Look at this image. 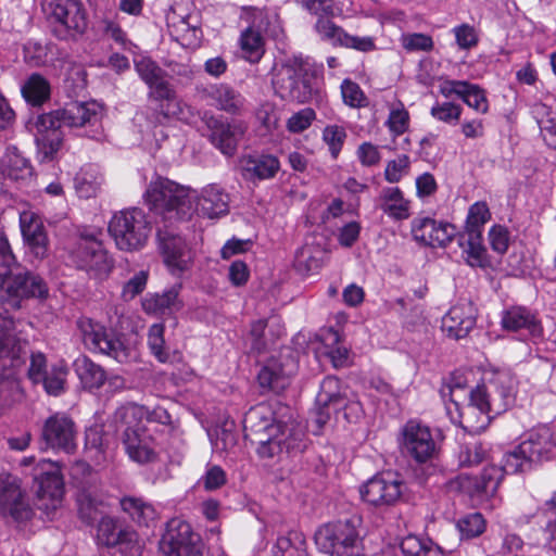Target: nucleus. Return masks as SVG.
Masks as SVG:
<instances>
[{"mask_svg":"<svg viewBox=\"0 0 556 556\" xmlns=\"http://www.w3.org/2000/svg\"><path fill=\"white\" fill-rule=\"evenodd\" d=\"M538 115H546V118L539 119V126L545 143L556 150V119L551 117L549 108L543 103L535 105Z\"/></svg>","mask_w":556,"mask_h":556,"instance_id":"obj_48","label":"nucleus"},{"mask_svg":"<svg viewBox=\"0 0 556 556\" xmlns=\"http://www.w3.org/2000/svg\"><path fill=\"white\" fill-rule=\"evenodd\" d=\"M356 518L320 526L315 532L317 548L328 556H365L364 539Z\"/></svg>","mask_w":556,"mask_h":556,"instance_id":"obj_5","label":"nucleus"},{"mask_svg":"<svg viewBox=\"0 0 556 556\" xmlns=\"http://www.w3.org/2000/svg\"><path fill=\"white\" fill-rule=\"evenodd\" d=\"M456 96L475 109L477 112H488L489 105L484 91L478 86L467 81H458L455 84Z\"/></svg>","mask_w":556,"mask_h":556,"instance_id":"obj_44","label":"nucleus"},{"mask_svg":"<svg viewBox=\"0 0 556 556\" xmlns=\"http://www.w3.org/2000/svg\"><path fill=\"white\" fill-rule=\"evenodd\" d=\"M207 127L211 130V142L225 155H233L237 150L238 142L242 139L245 132L243 124H229L211 118L207 122Z\"/></svg>","mask_w":556,"mask_h":556,"instance_id":"obj_26","label":"nucleus"},{"mask_svg":"<svg viewBox=\"0 0 556 556\" xmlns=\"http://www.w3.org/2000/svg\"><path fill=\"white\" fill-rule=\"evenodd\" d=\"M240 48L245 60L257 63L265 53L264 37L258 29L250 26L240 36Z\"/></svg>","mask_w":556,"mask_h":556,"instance_id":"obj_39","label":"nucleus"},{"mask_svg":"<svg viewBox=\"0 0 556 556\" xmlns=\"http://www.w3.org/2000/svg\"><path fill=\"white\" fill-rule=\"evenodd\" d=\"M463 249V256L472 267H486L490 265L486 249L482 243V233L476 230L462 235L458 239Z\"/></svg>","mask_w":556,"mask_h":556,"instance_id":"obj_33","label":"nucleus"},{"mask_svg":"<svg viewBox=\"0 0 556 556\" xmlns=\"http://www.w3.org/2000/svg\"><path fill=\"white\" fill-rule=\"evenodd\" d=\"M101 181L98 177L88 172H81L75 177V189L80 198H91L99 190Z\"/></svg>","mask_w":556,"mask_h":556,"instance_id":"obj_56","label":"nucleus"},{"mask_svg":"<svg viewBox=\"0 0 556 556\" xmlns=\"http://www.w3.org/2000/svg\"><path fill=\"white\" fill-rule=\"evenodd\" d=\"M402 45L407 51H430L433 40L426 34L415 33L403 36Z\"/></svg>","mask_w":556,"mask_h":556,"instance_id":"obj_62","label":"nucleus"},{"mask_svg":"<svg viewBox=\"0 0 556 556\" xmlns=\"http://www.w3.org/2000/svg\"><path fill=\"white\" fill-rule=\"evenodd\" d=\"M77 505L80 518L87 523L93 522L100 514L99 506L102 505L96 486L83 489L77 495Z\"/></svg>","mask_w":556,"mask_h":556,"instance_id":"obj_45","label":"nucleus"},{"mask_svg":"<svg viewBox=\"0 0 556 556\" xmlns=\"http://www.w3.org/2000/svg\"><path fill=\"white\" fill-rule=\"evenodd\" d=\"M228 194L216 185L206 186L198 199L200 212L208 218L219 217L228 213Z\"/></svg>","mask_w":556,"mask_h":556,"instance_id":"obj_32","label":"nucleus"},{"mask_svg":"<svg viewBox=\"0 0 556 556\" xmlns=\"http://www.w3.org/2000/svg\"><path fill=\"white\" fill-rule=\"evenodd\" d=\"M0 511H8L15 520L28 519L31 515L20 480L9 473H0Z\"/></svg>","mask_w":556,"mask_h":556,"instance_id":"obj_23","label":"nucleus"},{"mask_svg":"<svg viewBox=\"0 0 556 556\" xmlns=\"http://www.w3.org/2000/svg\"><path fill=\"white\" fill-rule=\"evenodd\" d=\"M76 267L85 270L89 277L104 279L113 268V261L109 256L102 242L93 236H81L72 253Z\"/></svg>","mask_w":556,"mask_h":556,"instance_id":"obj_14","label":"nucleus"},{"mask_svg":"<svg viewBox=\"0 0 556 556\" xmlns=\"http://www.w3.org/2000/svg\"><path fill=\"white\" fill-rule=\"evenodd\" d=\"M102 106L94 102H71L62 109L43 113L31 122L36 143L45 160H50L63 143V127L77 128L96 125L102 118Z\"/></svg>","mask_w":556,"mask_h":556,"instance_id":"obj_1","label":"nucleus"},{"mask_svg":"<svg viewBox=\"0 0 556 556\" xmlns=\"http://www.w3.org/2000/svg\"><path fill=\"white\" fill-rule=\"evenodd\" d=\"M244 439L251 442V447L260 448L269 446V452L278 448L282 452L285 446L282 441L278 440L281 432V425L275 422V414L271 406L267 403H260L251 407L243 418ZM296 448L293 445H286V450Z\"/></svg>","mask_w":556,"mask_h":556,"instance_id":"obj_7","label":"nucleus"},{"mask_svg":"<svg viewBox=\"0 0 556 556\" xmlns=\"http://www.w3.org/2000/svg\"><path fill=\"white\" fill-rule=\"evenodd\" d=\"M404 484L392 471L381 472L369 479L359 489L362 498L372 506H390L402 496Z\"/></svg>","mask_w":556,"mask_h":556,"instance_id":"obj_17","label":"nucleus"},{"mask_svg":"<svg viewBox=\"0 0 556 556\" xmlns=\"http://www.w3.org/2000/svg\"><path fill=\"white\" fill-rule=\"evenodd\" d=\"M144 415L143 406L137 404L121 406L114 413L115 424L125 427L122 440L126 452H152L150 438L144 435L141 428Z\"/></svg>","mask_w":556,"mask_h":556,"instance_id":"obj_16","label":"nucleus"},{"mask_svg":"<svg viewBox=\"0 0 556 556\" xmlns=\"http://www.w3.org/2000/svg\"><path fill=\"white\" fill-rule=\"evenodd\" d=\"M380 208L390 217L405 219L409 216L408 202L397 187L384 188L380 195Z\"/></svg>","mask_w":556,"mask_h":556,"instance_id":"obj_37","label":"nucleus"},{"mask_svg":"<svg viewBox=\"0 0 556 556\" xmlns=\"http://www.w3.org/2000/svg\"><path fill=\"white\" fill-rule=\"evenodd\" d=\"M543 515L546 519L545 539L551 547L556 549V492L545 502Z\"/></svg>","mask_w":556,"mask_h":556,"instance_id":"obj_55","label":"nucleus"},{"mask_svg":"<svg viewBox=\"0 0 556 556\" xmlns=\"http://www.w3.org/2000/svg\"><path fill=\"white\" fill-rule=\"evenodd\" d=\"M453 33L459 49L469 50L478 45V33L476 28L469 24H462L454 27Z\"/></svg>","mask_w":556,"mask_h":556,"instance_id":"obj_59","label":"nucleus"},{"mask_svg":"<svg viewBox=\"0 0 556 556\" xmlns=\"http://www.w3.org/2000/svg\"><path fill=\"white\" fill-rule=\"evenodd\" d=\"M76 435L74 421L64 414H54L45 421L42 440L47 448L74 451L77 447Z\"/></svg>","mask_w":556,"mask_h":556,"instance_id":"obj_22","label":"nucleus"},{"mask_svg":"<svg viewBox=\"0 0 556 556\" xmlns=\"http://www.w3.org/2000/svg\"><path fill=\"white\" fill-rule=\"evenodd\" d=\"M501 325L507 331L527 330L532 337L542 334V327L536 316L523 306H513L502 314Z\"/></svg>","mask_w":556,"mask_h":556,"instance_id":"obj_30","label":"nucleus"},{"mask_svg":"<svg viewBox=\"0 0 556 556\" xmlns=\"http://www.w3.org/2000/svg\"><path fill=\"white\" fill-rule=\"evenodd\" d=\"M328 340L331 341V344L337 346L331 348L328 352V356L336 368L344 367L348 364L349 359V351L344 346L338 345L340 342V336L338 331L332 329L328 330Z\"/></svg>","mask_w":556,"mask_h":556,"instance_id":"obj_60","label":"nucleus"},{"mask_svg":"<svg viewBox=\"0 0 556 556\" xmlns=\"http://www.w3.org/2000/svg\"><path fill=\"white\" fill-rule=\"evenodd\" d=\"M97 540L105 546H118L121 552L130 556L139 555L141 545L138 534L128 527H119L111 517H103L98 526Z\"/></svg>","mask_w":556,"mask_h":556,"instance_id":"obj_21","label":"nucleus"},{"mask_svg":"<svg viewBox=\"0 0 556 556\" xmlns=\"http://www.w3.org/2000/svg\"><path fill=\"white\" fill-rule=\"evenodd\" d=\"M456 229L450 223H438L429 217L415 218L412 222V233L416 241L430 247H445L450 243Z\"/></svg>","mask_w":556,"mask_h":556,"instance_id":"obj_24","label":"nucleus"},{"mask_svg":"<svg viewBox=\"0 0 556 556\" xmlns=\"http://www.w3.org/2000/svg\"><path fill=\"white\" fill-rule=\"evenodd\" d=\"M489 241L494 252L498 254L505 253L509 244L508 230L501 225L493 226L489 231Z\"/></svg>","mask_w":556,"mask_h":556,"instance_id":"obj_64","label":"nucleus"},{"mask_svg":"<svg viewBox=\"0 0 556 556\" xmlns=\"http://www.w3.org/2000/svg\"><path fill=\"white\" fill-rule=\"evenodd\" d=\"M172 226L159 225L157 242L163 262L168 271L177 277L189 271L194 263V251L190 244Z\"/></svg>","mask_w":556,"mask_h":556,"instance_id":"obj_11","label":"nucleus"},{"mask_svg":"<svg viewBox=\"0 0 556 556\" xmlns=\"http://www.w3.org/2000/svg\"><path fill=\"white\" fill-rule=\"evenodd\" d=\"M151 230L146 213L137 207L114 214L109 223V232L122 251H137L143 248Z\"/></svg>","mask_w":556,"mask_h":556,"instance_id":"obj_8","label":"nucleus"},{"mask_svg":"<svg viewBox=\"0 0 556 556\" xmlns=\"http://www.w3.org/2000/svg\"><path fill=\"white\" fill-rule=\"evenodd\" d=\"M475 325V308L470 303L453 306L442 319L443 331L456 340L465 338Z\"/></svg>","mask_w":556,"mask_h":556,"instance_id":"obj_28","label":"nucleus"},{"mask_svg":"<svg viewBox=\"0 0 556 556\" xmlns=\"http://www.w3.org/2000/svg\"><path fill=\"white\" fill-rule=\"evenodd\" d=\"M320 253V250L308 245L301 248L295 255L296 267L307 273L317 270L321 266Z\"/></svg>","mask_w":556,"mask_h":556,"instance_id":"obj_52","label":"nucleus"},{"mask_svg":"<svg viewBox=\"0 0 556 556\" xmlns=\"http://www.w3.org/2000/svg\"><path fill=\"white\" fill-rule=\"evenodd\" d=\"M486 522L480 513L468 514L457 521V529L464 539H472L481 535Z\"/></svg>","mask_w":556,"mask_h":556,"instance_id":"obj_47","label":"nucleus"},{"mask_svg":"<svg viewBox=\"0 0 556 556\" xmlns=\"http://www.w3.org/2000/svg\"><path fill=\"white\" fill-rule=\"evenodd\" d=\"M148 98L157 102L154 111L147 116L151 124H163L169 118L185 116L186 105L177 97L172 85L159 86V90L150 91Z\"/></svg>","mask_w":556,"mask_h":556,"instance_id":"obj_25","label":"nucleus"},{"mask_svg":"<svg viewBox=\"0 0 556 556\" xmlns=\"http://www.w3.org/2000/svg\"><path fill=\"white\" fill-rule=\"evenodd\" d=\"M208 97L223 111L237 114L243 106L244 99L231 87L220 84L214 85L208 89Z\"/></svg>","mask_w":556,"mask_h":556,"instance_id":"obj_36","label":"nucleus"},{"mask_svg":"<svg viewBox=\"0 0 556 556\" xmlns=\"http://www.w3.org/2000/svg\"><path fill=\"white\" fill-rule=\"evenodd\" d=\"M491 403L489 401L485 388L477 386L470 390V399L462 408L456 410L458 424L464 430L470 433H479L484 430L489 422Z\"/></svg>","mask_w":556,"mask_h":556,"instance_id":"obj_20","label":"nucleus"},{"mask_svg":"<svg viewBox=\"0 0 556 556\" xmlns=\"http://www.w3.org/2000/svg\"><path fill=\"white\" fill-rule=\"evenodd\" d=\"M346 138L345 129L338 125L327 126L323 131V139L328 144L332 157H337Z\"/></svg>","mask_w":556,"mask_h":556,"instance_id":"obj_57","label":"nucleus"},{"mask_svg":"<svg viewBox=\"0 0 556 556\" xmlns=\"http://www.w3.org/2000/svg\"><path fill=\"white\" fill-rule=\"evenodd\" d=\"M7 157L8 175L12 179H20L30 175V165L28 160L23 157L15 147L8 149Z\"/></svg>","mask_w":556,"mask_h":556,"instance_id":"obj_51","label":"nucleus"},{"mask_svg":"<svg viewBox=\"0 0 556 556\" xmlns=\"http://www.w3.org/2000/svg\"><path fill=\"white\" fill-rule=\"evenodd\" d=\"M301 4L309 13L318 16L315 29L321 39L330 41L332 45L353 48L363 52L375 48L370 37L351 36L329 20V17L336 15L332 0H301Z\"/></svg>","mask_w":556,"mask_h":556,"instance_id":"obj_6","label":"nucleus"},{"mask_svg":"<svg viewBox=\"0 0 556 556\" xmlns=\"http://www.w3.org/2000/svg\"><path fill=\"white\" fill-rule=\"evenodd\" d=\"M341 93L344 103L351 108H363L367 105V98L363 90L356 83L350 79L343 80Z\"/></svg>","mask_w":556,"mask_h":556,"instance_id":"obj_53","label":"nucleus"},{"mask_svg":"<svg viewBox=\"0 0 556 556\" xmlns=\"http://www.w3.org/2000/svg\"><path fill=\"white\" fill-rule=\"evenodd\" d=\"M164 331L165 328L163 324H153L148 332V345L150 351L161 363H166L169 359Z\"/></svg>","mask_w":556,"mask_h":556,"instance_id":"obj_46","label":"nucleus"},{"mask_svg":"<svg viewBox=\"0 0 556 556\" xmlns=\"http://www.w3.org/2000/svg\"><path fill=\"white\" fill-rule=\"evenodd\" d=\"M21 230L31 254L42 260L48 255L49 240L39 216L24 212L20 217Z\"/></svg>","mask_w":556,"mask_h":556,"instance_id":"obj_27","label":"nucleus"},{"mask_svg":"<svg viewBox=\"0 0 556 556\" xmlns=\"http://www.w3.org/2000/svg\"><path fill=\"white\" fill-rule=\"evenodd\" d=\"M552 447H556V432L551 433L547 428H541L528 432L517 452H551Z\"/></svg>","mask_w":556,"mask_h":556,"instance_id":"obj_40","label":"nucleus"},{"mask_svg":"<svg viewBox=\"0 0 556 556\" xmlns=\"http://www.w3.org/2000/svg\"><path fill=\"white\" fill-rule=\"evenodd\" d=\"M400 549L402 556H445L440 546L416 535L405 536L400 543Z\"/></svg>","mask_w":556,"mask_h":556,"instance_id":"obj_42","label":"nucleus"},{"mask_svg":"<svg viewBox=\"0 0 556 556\" xmlns=\"http://www.w3.org/2000/svg\"><path fill=\"white\" fill-rule=\"evenodd\" d=\"M144 200L150 211L160 218L159 224L174 226L189 220L194 214L193 191L167 178L157 177L151 181Z\"/></svg>","mask_w":556,"mask_h":556,"instance_id":"obj_3","label":"nucleus"},{"mask_svg":"<svg viewBox=\"0 0 556 556\" xmlns=\"http://www.w3.org/2000/svg\"><path fill=\"white\" fill-rule=\"evenodd\" d=\"M148 276V271L140 270L126 281L122 290L123 300L131 301L140 294L146 289Z\"/></svg>","mask_w":556,"mask_h":556,"instance_id":"obj_58","label":"nucleus"},{"mask_svg":"<svg viewBox=\"0 0 556 556\" xmlns=\"http://www.w3.org/2000/svg\"><path fill=\"white\" fill-rule=\"evenodd\" d=\"M135 67L141 79L150 87V91H156L159 90V86L169 84L164 78L163 70L149 58L136 60Z\"/></svg>","mask_w":556,"mask_h":556,"instance_id":"obj_43","label":"nucleus"},{"mask_svg":"<svg viewBox=\"0 0 556 556\" xmlns=\"http://www.w3.org/2000/svg\"><path fill=\"white\" fill-rule=\"evenodd\" d=\"M43 10L54 20V35L68 39L83 34L87 28V18L79 0H43Z\"/></svg>","mask_w":556,"mask_h":556,"instance_id":"obj_12","label":"nucleus"},{"mask_svg":"<svg viewBox=\"0 0 556 556\" xmlns=\"http://www.w3.org/2000/svg\"><path fill=\"white\" fill-rule=\"evenodd\" d=\"M443 435L439 430L432 431L417 419H410L401 428L400 447L405 452H438L442 448Z\"/></svg>","mask_w":556,"mask_h":556,"instance_id":"obj_18","label":"nucleus"},{"mask_svg":"<svg viewBox=\"0 0 556 556\" xmlns=\"http://www.w3.org/2000/svg\"><path fill=\"white\" fill-rule=\"evenodd\" d=\"M180 285L163 292L148 293L141 302L142 309L153 316H169L182 306L179 300Z\"/></svg>","mask_w":556,"mask_h":556,"instance_id":"obj_29","label":"nucleus"},{"mask_svg":"<svg viewBox=\"0 0 556 556\" xmlns=\"http://www.w3.org/2000/svg\"><path fill=\"white\" fill-rule=\"evenodd\" d=\"M22 94L33 105H41L50 98V84L40 74H31L22 87Z\"/></svg>","mask_w":556,"mask_h":556,"instance_id":"obj_41","label":"nucleus"},{"mask_svg":"<svg viewBox=\"0 0 556 556\" xmlns=\"http://www.w3.org/2000/svg\"><path fill=\"white\" fill-rule=\"evenodd\" d=\"M241 169L247 179H268L278 172L279 161L273 155L245 156L241 160Z\"/></svg>","mask_w":556,"mask_h":556,"instance_id":"obj_31","label":"nucleus"},{"mask_svg":"<svg viewBox=\"0 0 556 556\" xmlns=\"http://www.w3.org/2000/svg\"><path fill=\"white\" fill-rule=\"evenodd\" d=\"M491 218L489 206L485 202L473 203L468 211L466 219V231L476 230L482 233L483 225Z\"/></svg>","mask_w":556,"mask_h":556,"instance_id":"obj_49","label":"nucleus"},{"mask_svg":"<svg viewBox=\"0 0 556 556\" xmlns=\"http://www.w3.org/2000/svg\"><path fill=\"white\" fill-rule=\"evenodd\" d=\"M34 482L39 509L49 514L62 506L64 480L56 463L49 459L40 460L35 467Z\"/></svg>","mask_w":556,"mask_h":556,"instance_id":"obj_10","label":"nucleus"},{"mask_svg":"<svg viewBox=\"0 0 556 556\" xmlns=\"http://www.w3.org/2000/svg\"><path fill=\"white\" fill-rule=\"evenodd\" d=\"M18 266L15 256L12 253L8 239L0 235V278L12 273V269Z\"/></svg>","mask_w":556,"mask_h":556,"instance_id":"obj_63","label":"nucleus"},{"mask_svg":"<svg viewBox=\"0 0 556 556\" xmlns=\"http://www.w3.org/2000/svg\"><path fill=\"white\" fill-rule=\"evenodd\" d=\"M75 369L86 389H99L106 379L104 369L86 356L75 362Z\"/></svg>","mask_w":556,"mask_h":556,"instance_id":"obj_38","label":"nucleus"},{"mask_svg":"<svg viewBox=\"0 0 556 556\" xmlns=\"http://www.w3.org/2000/svg\"><path fill=\"white\" fill-rule=\"evenodd\" d=\"M121 507L139 526L150 527L157 518L155 508L138 497L122 498Z\"/></svg>","mask_w":556,"mask_h":556,"instance_id":"obj_35","label":"nucleus"},{"mask_svg":"<svg viewBox=\"0 0 556 556\" xmlns=\"http://www.w3.org/2000/svg\"><path fill=\"white\" fill-rule=\"evenodd\" d=\"M207 435L214 452H229L236 445V437L231 429L226 427L207 430Z\"/></svg>","mask_w":556,"mask_h":556,"instance_id":"obj_50","label":"nucleus"},{"mask_svg":"<svg viewBox=\"0 0 556 556\" xmlns=\"http://www.w3.org/2000/svg\"><path fill=\"white\" fill-rule=\"evenodd\" d=\"M160 548L166 556H202L199 536L188 522L179 518L167 522Z\"/></svg>","mask_w":556,"mask_h":556,"instance_id":"obj_15","label":"nucleus"},{"mask_svg":"<svg viewBox=\"0 0 556 556\" xmlns=\"http://www.w3.org/2000/svg\"><path fill=\"white\" fill-rule=\"evenodd\" d=\"M14 320L0 314V358L11 353L15 345Z\"/></svg>","mask_w":556,"mask_h":556,"instance_id":"obj_54","label":"nucleus"},{"mask_svg":"<svg viewBox=\"0 0 556 556\" xmlns=\"http://www.w3.org/2000/svg\"><path fill=\"white\" fill-rule=\"evenodd\" d=\"M0 288L14 298L47 299L49 289L46 281L37 274L22 268L20 265L12 273L0 278Z\"/></svg>","mask_w":556,"mask_h":556,"instance_id":"obj_19","label":"nucleus"},{"mask_svg":"<svg viewBox=\"0 0 556 556\" xmlns=\"http://www.w3.org/2000/svg\"><path fill=\"white\" fill-rule=\"evenodd\" d=\"M533 458L528 457L527 454H505L500 467L492 465L484 468L480 480L475 481L471 496L477 497L479 502L493 496L505 473L526 472L533 469Z\"/></svg>","mask_w":556,"mask_h":556,"instance_id":"obj_13","label":"nucleus"},{"mask_svg":"<svg viewBox=\"0 0 556 556\" xmlns=\"http://www.w3.org/2000/svg\"><path fill=\"white\" fill-rule=\"evenodd\" d=\"M273 86L276 93L287 101L308 103L323 98L320 70L301 56L287 60L277 70Z\"/></svg>","mask_w":556,"mask_h":556,"instance_id":"obj_2","label":"nucleus"},{"mask_svg":"<svg viewBox=\"0 0 556 556\" xmlns=\"http://www.w3.org/2000/svg\"><path fill=\"white\" fill-rule=\"evenodd\" d=\"M84 345L93 353L114 358L118 363H127L132 351L112 329L90 318H80L77 321Z\"/></svg>","mask_w":556,"mask_h":556,"instance_id":"obj_9","label":"nucleus"},{"mask_svg":"<svg viewBox=\"0 0 556 556\" xmlns=\"http://www.w3.org/2000/svg\"><path fill=\"white\" fill-rule=\"evenodd\" d=\"M341 409L345 420L350 424L357 422L363 416L361 402L348 397L346 389L342 388L338 378L326 377L321 381L320 390L316 396L313 432L318 434L329 422L332 414Z\"/></svg>","mask_w":556,"mask_h":556,"instance_id":"obj_4","label":"nucleus"},{"mask_svg":"<svg viewBox=\"0 0 556 556\" xmlns=\"http://www.w3.org/2000/svg\"><path fill=\"white\" fill-rule=\"evenodd\" d=\"M293 374L277 361H269L258 372L257 380L262 388L279 391L288 383V378Z\"/></svg>","mask_w":556,"mask_h":556,"instance_id":"obj_34","label":"nucleus"},{"mask_svg":"<svg viewBox=\"0 0 556 556\" xmlns=\"http://www.w3.org/2000/svg\"><path fill=\"white\" fill-rule=\"evenodd\" d=\"M462 114V108L452 102L437 103L431 109V115L444 123L458 122Z\"/></svg>","mask_w":556,"mask_h":556,"instance_id":"obj_61","label":"nucleus"}]
</instances>
